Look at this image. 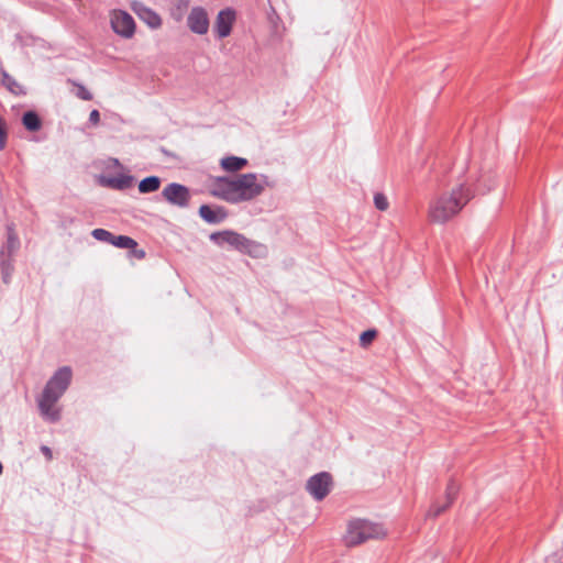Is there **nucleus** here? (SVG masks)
<instances>
[{"label": "nucleus", "instance_id": "1", "mask_svg": "<svg viewBox=\"0 0 563 563\" xmlns=\"http://www.w3.org/2000/svg\"><path fill=\"white\" fill-rule=\"evenodd\" d=\"M265 186H273L266 175L257 176L254 173H247L234 178L223 176L214 179L211 194L227 202L239 203L258 197Z\"/></svg>", "mask_w": 563, "mask_h": 563}, {"label": "nucleus", "instance_id": "2", "mask_svg": "<svg viewBox=\"0 0 563 563\" xmlns=\"http://www.w3.org/2000/svg\"><path fill=\"white\" fill-rule=\"evenodd\" d=\"M484 192L481 190L479 180L467 179L452 188L451 191L434 198L429 206V218L432 222L445 223L457 216L477 194Z\"/></svg>", "mask_w": 563, "mask_h": 563}, {"label": "nucleus", "instance_id": "3", "mask_svg": "<svg viewBox=\"0 0 563 563\" xmlns=\"http://www.w3.org/2000/svg\"><path fill=\"white\" fill-rule=\"evenodd\" d=\"M73 379V368L68 365L58 367L47 379L36 404L42 418L49 422L56 423L62 419L60 409L56 408V404L69 388Z\"/></svg>", "mask_w": 563, "mask_h": 563}, {"label": "nucleus", "instance_id": "4", "mask_svg": "<svg viewBox=\"0 0 563 563\" xmlns=\"http://www.w3.org/2000/svg\"><path fill=\"white\" fill-rule=\"evenodd\" d=\"M385 534L386 532L382 525L365 519H355L349 523L344 540L346 545L355 547L369 539L382 538Z\"/></svg>", "mask_w": 563, "mask_h": 563}, {"label": "nucleus", "instance_id": "5", "mask_svg": "<svg viewBox=\"0 0 563 563\" xmlns=\"http://www.w3.org/2000/svg\"><path fill=\"white\" fill-rule=\"evenodd\" d=\"M90 234L99 242L112 245L120 250H126L128 258L141 260V249L139 247L137 241L133 238L125 234H114L103 228H96Z\"/></svg>", "mask_w": 563, "mask_h": 563}, {"label": "nucleus", "instance_id": "6", "mask_svg": "<svg viewBox=\"0 0 563 563\" xmlns=\"http://www.w3.org/2000/svg\"><path fill=\"white\" fill-rule=\"evenodd\" d=\"M209 239L220 247L227 244L232 249L245 254H251L253 249L257 246L254 241L232 230L213 232L210 234Z\"/></svg>", "mask_w": 563, "mask_h": 563}, {"label": "nucleus", "instance_id": "7", "mask_svg": "<svg viewBox=\"0 0 563 563\" xmlns=\"http://www.w3.org/2000/svg\"><path fill=\"white\" fill-rule=\"evenodd\" d=\"M333 487V477L329 472H320L312 475L306 484V490L314 500H323Z\"/></svg>", "mask_w": 563, "mask_h": 563}, {"label": "nucleus", "instance_id": "8", "mask_svg": "<svg viewBox=\"0 0 563 563\" xmlns=\"http://www.w3.org/2000/svg\"><path fill=\"white\" fill-rule=\"evenodd\" d=\"M110 25L112 31L123 38L132 37L136 29L133 16L124 10H113L111 12Z\"/></svg>", "mask_w": 563, "mask_h": 563}, {"label": "nucleus", "instance_id": "9", "mask_svg": "<svg viewBox=\"0 0 563 563\" xmlns=\"http://www.w3.org/2000/svg\"><path fill=\"white\" fill-rule=\"evenodd\" d=\"M162 197L169 205L184 209L189 207L191 194L187 186L170 183L162 190Z\"/></svg>", "mask_w": 563, "mask_h": 563}, {"label": "nucleus", "instance_id": "10", "mask_svg": "<svg viewBox=\"0 0 563 563\" xmlns=\"http://www.w3.org/2000/svg\"><path fill=\"white\" fill-rule=\"evenodd\" d=\"M135 177L126 173H101L97 176V184L103 188L124 190L135 183Z\"/></svg>", "mask_w": 563, "mask_h": 563}, {"label": "nucleus", "instance_id": "11", "mask_svg": "<svg viewBox=\"0 0 563 563\" xmlns=\"http://www.w3.org/2000/svg\"><path fill=\"white\" fill-rule=\"evenodd\" d=\"M21 247V241L15 230V224L9 222L5 225V241L0 247V261L14 262V255Z\"/></svg>", "mask_w": 563, "mask_h": 563}, {"label": "nucleus", "instance_id": "12", "mask_svg": "<svg viewBox=\"0 0 563 563\" xmlns=\"http://www.w3.org/2000/svg\"><path fill=\"white\" fill-rule=\"evenodd\" d=\"M209 24L208 12L203 7L197 5L191 8L187 16V26L192 33L198 35L207 34Z\"/></svg>", "mask_w": 563, "mask_h": 563}, {"label": "nucleus", "instance_id": "13", "mask_svg": "<svg viewBox=\"0 0 563 563\" xmlns=\"http://www.w3.org/2000/svg\"><path fill=\"white\" fill-rule=\"evenodd\" d=\"M236 20V11L233 8H225L218 12L213 31L218 38H225L231 34L232 26Z\"/></svg>", "mask_w": 563, "mask_h": 563}, {"label": "nucleus", "instance_id": "14", "mask_svg": "<svg viewBox=\"0 0 563 563\" xmlns=\"http://www.w3.org/2000/svg\"><path fill=\"white\" fill-rule=\"evenodd\" d=\"M199 216L209 224H220L228 218L229 213L222 206L201 205Z\"/></svg>", "mask_w": 563, "mask_h": 563}, {"label": "nucleus", "instance_id": "15", "mask_svg": "<svg viewBox=\"0 0 563 563\" xmlns=\"http://www.w3.org/2000/svg\"><path fill=\"white\" fill-rule=\"evenodd\" d=\"M457 493H459L457 483L454 482L453 479L450 481L446 486V490H445L446 503L443 505H438V504L432 505V507L429 510V515H431L433 517H438L441 514H443L452 505L455 497L457 496Z\"/></svg>", "mask_w": 563, "mask_h": 563}, {"label": "nucleus", "instance_id": "16", "mask_svg": "<svg viewBox=\"0 0 563 563\" xmlns=\"http://www.w3.org/2000/svg\"><path fill=\"white\" fill-rule=\"evenodd\" d=\"M21 123L27 132H38L43 128V120L35 110H26L21 117Z\"/></svg>", "mask_w": 563, "mask_h": 563}, {"label": "nucleus", "instance_id": "17", "mask_svg": "<svg viewBox=\"0 0 563 563\" xmlns=\"http://www.w3.org/2000/svg\"><path fill=\"white\" fill-rule=\"evenodd\" d=\"M0 82L14 96H25V88L20 85L5 69L0 68Z\"/></svg>", "mask_w": 563, "mask_h": 563}, {"label": "nucleus", "instance_id": "18", "mask_svg": "<svg viewBox=\"0 0 563 563\" xmlns=\"http://www.w3.org/2000/svg\"><path fill=\"white\" fill-rule=\"evenodd\" d=\"M221 167L227 172H239L247 165V159L238 156H228L221 159Z\"/></svg>", "mask_w": 563, "mask_h": 563}, {"label": "nucleus", "instance_id": "19", "mask_svg": "<svg viewBox=\"0 0 563 563\" xmlns=\"http://www.w3.org/2000/svg\"><path fill=\"white\" fill-rule=\"evenodd\" d=\"M143 22L151 29H158L162 25V18L152 9L143 7Z\"/></svg>", "mask_w": 563, "mask_h": 563}, {"label": "nucleus", "instance_id": "20", "mask_svg": "<svg viewBox=\"0 0 563 563\" xmlns=\"http://www.w3.org/2000/svg\"><path fill=\"white\" fill-rule=\"evenodd\" d=\"M189 4L190 0H175L174 7L172 9L173 19L176 21H181Z\"/></svg>", "mask_w": 563, "mask_h": 563}, {"label": "nucleus", "instance_id": "21", "mask_svg": "<svg viewBox=\"0 0 563 563\" xmlns=\"http://www.w3.org/2000/svg\"><path fill=\"white\" fill-rule=\"evenodd\" d=\"M0 271H1L2 282L5 285L10 284L13 272H14V262H9V260L0 261Z\"/></svg>", "mask_w": 563, "mask_h": 563}, {"label": "nucleus", "instance_id": "22", "mask_svg": "<svg viewBox=\"0 0 563 563\" xmlns=\"http://www.w3.org/2000/svg\"><path fill=\"white\" fill-rule=\"evenodd\" d=\"M70 82L76 88L75 96L77 98H79L84 101L92 100L93 96H92L91 91L82 82L75 81V80H70Z\"/></svg>", "mask_w": 563, "mask_h": 563}, {"label": "nucleus", "instance_id": "23", "mask_svg": "<svg viewBox=\"0 0 563 563\" xmlns=\"http://www.w3.org/2000/svg\"><path fill=\"white\" fill-rule=\"evenodd\" d=\"M161 186V178L157 176H148L143 178V194L153 192L158 190Z\"/></svg>", "mask_w": 563, "mask_h": 563}, {"label": "nucleus", "instance_id": "24", "mask_svg": "<svg viewBox=\"0 0 563 563\" xmlns=\"http://www.w3.org/2000/svg\"><path fill=\"white\" fill-rule=\"evenodd\" d=\"M376 336H377V331L375 329H369V330L363 331L362 334L360 335V344L363 347H366L374 341V339Z\"/></svg>", "mask_w": 563, "mask_h": 563}, {"label": "nucleus", "instance_id": "25", "mask_svg": "<svg viewBox=\"0 0 563 563\" xmlns=\"http://www.w3.org/2000/svg\"><path fill=\"white\" fill-rule=\"evenodd\" d=\"M374 205L379 211H386L389 207L388 199L383 192H376L374 195Z\"/></svg>", "mask_w": 563, "mask_h": 563}, {"label": "nucleus", "instance_id": "26", "mask_svg": "<svg viewBox=\"0 0 563 563\" xmlns=\"http://www.w3.org/2000/svg\"><path fill=\"white\" fill-rule=\"evenodd\" d=\"M8 140V126L4 119L0 117V151H2L5 147Z\"/></svg>", "mask_w": 563, "mask_h": 563}, {"label": "nucleus", "instance_id": "27", "mask_svg": "<svg viewBox=\"0 0 563 563\" xmlns=\"http://www.w3.org/2000/svg\"><path fill=\"white\" fill-rule=\"evenodd\" d=\"M100 122V112L97 109H92L89 113L88 125L96 126Z\"/></svg>", "mask_w": 563, "mask_h": 563}, {"label": "nucleus", "instance_id": "28", "mask_svg": "<svg viewBox=\"0 0 563 563\" xmlns=\"http://www.w3.org/2000/svg\"><path fill=\"white\" fill-rule=\"evenodd\" d=\"M40 452L45 456L47 461H52L54 457L53 450L48 445L42 444L40 446Z\"/></svg>", "mask_w": 563, "mask_h": 563}, {"label": "nucleus", "instance_id": "29", "mask_svg": "<svg viewBox=\"0 0 563 563\" xmlns=\"http://www.w3.org/2000/svg\"><path fill=\"white\" fill-rule=\"evenodd\" d=\"M544 563H563V555L553 553L545 559Z\"/></svg>", "mask_w": 563, "mask_h": 563}, {"label": "nucleus", "instance_id": "30", "mask_svg": "<svg viewBox=\"0 0 563 563\" xmlns=\"http://www.w3.org/2000/svg\"><path fill=\"white\" fill-rule=\"evenodd\" d=\"M131 8L133 10V12L135 13V15L141 19V11H142V8H141V1L139 0H133L132 3H131Z\"/></svg>", "mask_w": 563, "mask_h": 563}, {"label": "nucleus", "instance_id": "31", "mask_svg": "<svg viewBox=\"0 0 563 563\" xmlns=\"http://www.w3.org/2000/svg\"><path fill=\"white\" fill-rule=\"evenodd\" d=\"M114 165L121 166V163L118 158H111Z\"/></svg>", "mask_w": 563, "mask_h": 563}, {"label": "nucleus", "instance_id": "32", "mask_svg": "<svg viewBox=\"0 0 563 563\" xmlns=\"http://www.w3.org/2000/svg\"><path fill=\"white\" fill-rule=\"evenodd\" d=\"M3 473V465H2V462L0 461V476L2 475Z\"/></svg>", "mask_w": 563, "mask_h": 563}, {"label": "nucleus", "instance_id": "33", "mask_svg": "<svg viewBox=\"0 0 563 563\" xmlns=\"http://www.w3.org/2000/svg\"><path fill=\"white\" fill-rule=\"evenodd\" d=\"M142 185L139 183V191L141 192Z\"/></svg>", "mask_w": 563, "mask_h": 563}]
</instances>
